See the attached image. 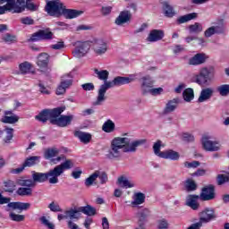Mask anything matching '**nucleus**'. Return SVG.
Wrapping results in <instances>:
<instances>
[{
	"mask_svg": "<svg viewBox=\"0 0 229 229\" xmlns=\"http://www.w3.org/2000/svg\"><path fill=\"white\" fill-rule=\"evenodd\" d=\"M143 144H146V140L144 139L131 140L130 138H114L111 142L106 157L109 160L119 158L122 155V149L123 153H135L137 148L143 146Z\"/></svg>",
	"mask_w": 229,
	"mask_h": 229,
	"instance_id": "nucleus-1",
	"label": "nucleus"
},
{
	"mask_svg": "<svg viewBox=\"0 0 229 229\" xmlns=\"http://www.w3.org/2000/svg\"><path fill=\"white\" fill-rule=\"evenodd\" d=\"M70 169H72V162L66 160L64 163L57 165L47 173L32 172V180L36 184L44 183L47 180L49 181V183H58V177L62 176L65 171H69Z\"/></svg>",
	"mask_w": 229,
	"mask_h": 229,
	"instance_id": "nucleus-2",
	"label": "nucleus"
},
{
	"mask_svg": "<svg viewBox=\"0 0 229 229\" xmlns=\"http://www.w3.org/2000/svg\"><path fill=\"white\" fill-rule=\"evenodd\" d=\"M135 81V75L131 74L129 77H115L113 81H109V82L103 83L100 85L98 92L97 100L95 101V106L103 105L105 101H106V90L108 89H114V87H121V85H128V83H131V81Z\"/></svg>",
	"mask_w": 229,
	"mask_h": 229,
	"instance_id": "nucleus-3",
	"label": "nucleus"
},
{
	"mask_svg": "<svg viewBox=\"0 0 229 229\" xmlns=\"http://www.w3.org/2000/svg\"><path fill=\"white\" fill-rule=\"evenodd\" d=\"M162 148H165V145L162 142V140H157L153 145V151L156 157L159 158H164L165 160H180V153L173 150V149H166L165 151H160Z\"/></svg>",
	"mask_w": 229,
	"mask_h": 229,
	"instance_id": "nucleus-4",
	"label": "nucleus"
},
{
	"mask_svg": "<svg viewBox=\"0 0 229 229\" xmlns=\"http://www.w3.org/2000/svg\"><path fill=\"white\" fill-rule=\"evenodd\" d=\"M141 92L143 94H150V96H160L164 92L163 88H153V79L149 75L144 76L140 80Z\"/></svg>",
	"mask_w": 229,
	"mask_h": 229,
	"instance_id": "nucleus-5",
	"label": "nucleus"
},
{
	"mask_svg": "<svg viewBox=\"0 0 229 229\" xmlns=\"http://www.w3.org/2000/svg\"><path fill=\"white\" fill-rule=\"evenodd\" d=\"M72 46L74 47L72 51V55L75 58H83L87 53H89V50L90 49V47L92 46L91 41H75L72 43Z\"/></svg>",
	"mask_w": 229,
	"mask_h": 229,
	"instance_id": "nucleus-6",
	"label": "nucleus"
},
{
	"mask_svg": "<svg viewBox=\"0 0 229 229\" xmlns=\"http://www.w3.org/2000/svg\"><path fill=\"white\" fill-rule=\"evenodd\" d=\"M65 5L60 0H51L47 3L46 12L53 17H60Z\"/></svg>",
	"mask_w": 229,
	"mask_h": 229,
	"instance_id": "nucleus-7",
	"label": "nucleus"
},
{
	"mask_svg": "<svg viewBox=\"0 0 229 229\" xmlns=\"http://www.w3.org/2000/svg\"><path fill=\"white\" fill-rule=\"evenodd\" d=\"M201 144L205 151L215 152L221 149V143L217 140H212V137L208 134L202 136Z\"/></svg>",
	"mask_w": 229,
	"mask_h": 229,
	"instance_id": "nucleus-8",
	"label": "nucleus"
},
{
	"mask_svg": "<svg viewBox=\"0 0 229 229\" xmlns=\"http://www.w3.org/2000/svg\"><path fill=\"white\" fill-rule=\"evenodd\" d=\"M38 162H40V157L38 156L29 157L25 159V161L23 162L22 165H21L20 167L13 169L11 173H13V174H21V173H22V171H24L26 167H33V165H37Z\"/></svg>",
	"mask_w": 229,
	"mask_h": 229,
	"instance_id": "nucleus-9",
	"label": "nucleus"
},
{
	"mask_svg": "<svg viewBox=\"0 0 229 229\" xmlns=\"http://www.w3.org/2000/svg\"><path fill=\"white\" fill-rule=\"evenodd\" d=\"M72 85V74L66 73L63 75L61 77L60 84L56 89L57 96H63V94L66 92L67 89H69Z\"/></svg>",
	"mask_w": 229,
	"mask_h": 229,
	"instance_id": "nucleus-10",
	"label": "nucleus"
},
{
	"mask_svg": "<svg viewBox=\"0 0 229 229\" xmlns=\"http://www.w3.org/2000/svg\"><path fill=\"white\" fill-rule=\"evenodd\" d=\"M198 85H207L212 80V72L208 68L200 69L199 74L194 77Z\"/></svg>",
	"mask_w": 229,
	"mask_h": 229,
	"instance_id": "nucleus-11",
	"label": "nucleus"
},
{
	"mask_svg": "<svg viewBox=\"0 0 229 229\" xmlns=\"http://www.w3.org/2000/svg\"><path fill=\"white\" fill-rule=\"evenodd\" d=\"M221 33H225V22L223 20H219L214 26L208 28L204 32V36L207 38H210L212 35H221Z\"/></svg>",
	"mask_w": 229,
	"mask_h": 229,
	"instance_id": "nucleus-12",
	"label": "nucleus"
},
{
	"mask_svg": "<svg viewBox=\"0 0 229 229\" xmlns=\"http://www.w3.org/2000/svg\"><path fill=\"white\" fill-rule=\"evenodd\" d=\"M216 217L217 216H216V211H214V208H206L200 213V218L199 223H200V225H203V223H210V221H214Z\"/></svg>",
	"mask_w": 229,
	"mask_h": 229,
	"instance_id": "nucleus-13",
	"label": "nucleus"
},
{
	"mask_svg": "<svg viewBox=\"0 0 229 229\" xmlns=\"http://www.w3.org/2000/svg\"><path fill=\"white\" fill-rule=\"evenodd\" d=\"M199 197L202 201H210L214 199V198H216V188H214V185L204 187Z\"/></svg>",
	"mask_w": 229,
	"mask_h": 229,
	"instance_id": "nucleus-14",
	"label": "nucleus"
},
{
	"mask_svg": "<svg viewBox=\"0 0 229 229\" xmlns=\"http://www.w3.org/2000/svg\"><path fill=\"white\" fill-rule=\"evenodd\" d=\"M93 49L97 55H105L108 49V41L103 38L95 40Z\"/></svg>",
	"mask_w": 229,
	"mask_h": 229,
	"instance_id": "nucleus-15",
	"label": "nucleus"
},
{
	"mask_svg": "<svg viewBox=\"0 0 229 229\" xmlns=\"http://www.w3.org/2000/svg\"><path fill=\"white\" fill-rule=\"evenodd\" d=\"M72 119H74L73 114L61 115L57 119H52L51 124H56V126H60L61 128H65V126H68V124H71V123H72Z\"/></svg>",
	"mask_w": 229,
	"mask_h": 229,
	"instance_id": "nucleus-16",
	"label": "nucleus"
},
{
	"mask_svg": "<svg viewBox=\"0 0 229 229\" xmlns=\"http://www.w3.org/2000/svg\"><path fill=\"white\" fill-rule=\"evenodd\" d=\"M49 58L50 56L47 53H41L38 55L36 64L41 71H47V67H49Z\"/></svg>",
	"mask_w": 229,
	"mask_h": 229,
	"instance_id": "nucleus-17",
	"label": "nucleus"
},
{
	"mask_svg": "<svg viewBox=\"0 0 229 229\" xmlns=\"http://www.w3.org/2000/svg\"><path fill=\"white\" fill-rule=\"evenodd\" d=\"M130 21H131V13L130 11H122L114 22L117 26H123V24H126Z\"/></svg>",
	"mask_w": 229,
	"mask_h": 229,
	"instance_id": "nucleus-18",
	"label": "nucleus"
},
{
	"mask_svg": "<svg viewBox=\"0 0 229 229\" xmlns=\"http://www.w3.org/2000/svg\"><path fill=\"white\" fill-rule=\"evenodd\" d=\"M208 59V55L207 54L199 53L195 55L193 57L189 59L190 65H201V64H205Z\"/></svg>",
	"mask_w": 229,
	"mask_h": 229,
	"instance_id": "nucleus-19",
	"label": "nucleus"
},
{
	"mask_svg": "<svg viewBox=\"0 0 229 229\" xmlns=\"http://www.w3.org/2000/svg\"><path fill=\"white\" fill-rule=\"evenodd\" d=\"M199 198L200 197L198 195H189L186 198L185 205L187 207H190V208H191L192 210H198V208H199V202H198Z\"/></svg>",
	"mask_w": 229,
	"mask_h": 229,
	"instance_id": "nucleus-20",
	"label": "nucleus"
},
{
	"mask_svg": "<svg viewBox=\"0 0 229 229\" xmlns=\"http://www.w3.org/2000/svg\"><path fill=\"white\" fill-rule=\"evenodd\" d=\"M214 96V89L212 88H205L200 91V95L199 97V103H205V101H208Z\"/></svg>",
	"mask_w": 229,
	"mask_h": 229,
	"instance_id": "nucleus-21",
	"label": "nucleus"
},
{
	"mask_svg": "<svg viewBox=\"0 0 229 229\" xmlns=\"http://www.w3.org/2000/svg\"><path fill=\"white\" fill-rule=\"evenodd\" d=\"M178 103H180V99L178 98H174L172 100H168L167 103L165 104V106L163 110V114H173L176 108H178Z\"/></svg>",
	"mask_w": 229,
	"mask_h": 229,
	"instance_id": "nucleus-22",
	"label": "nucleus"
},
{
	"mask_svg": "<svg viewBox=\"0 0 229 229\" xmlns=\"http://www.w3.org/2000/svg\"><path fill=\"white\" fill-rule=\"evenodd\" d=\"M164 38V30H153L149 32L147 40L148 42H158Z\"/></svg>",
	"mask_w": 229,
	"mask_h": 229,
	"instance_id": "nucleus-23",
	"label": "nucleus"
},
{
	"mask_svg": "<svg viewBox=\"0 0 229 229\" xmlns=\"http://www.w3.org/2000/svg\"><path fill=\"white\" fill-rule=\"evenodd\" d=\"M94 74L98 80L100 81H104V83H109L108 77L110 76V72L107 70H99L98 68L94 69Z\"/></svg>",
	"mask_w": 229,
	"mask_h": 229,
	"instance_id": "nucleus-24",
	"label": "nucleus"
},
{
	"mask_svg": "<svg viewBox=\"0 0 229 229\" xmlns=\"http://www.w3.org/2000/svg\"><path fill=\"white\" fill-rule=\"evenodd\" d=\"M83 12L74 10V9H66L65 6L63 9V13H61V15H64L65 19H76V17H80Z\"/></svg>",
	"mask_w": 229,
	"mask_h": 229,
	"instance_id": "nucleus-25",
	"label": "nucleus"
},
{
	"mask_svg": "<svg viewBox=\"0 0 229 229\" xmlns=\"http://www.w3.org/2000/svg\"><path fill=\"white\" fill-rule=\"evenodd\" d=\"M117 184L123 189H132L135 187V183L130 180L126 175H122L117 179Z\"/></svg>",
	"mask_w": 229,
	"mask_h": 229,
	"instance_id": "nucleus-26",
	"label": "nucleus"
},
{
	"mask_svg": "<svg viewBox=\"0 0 229 229\" xmlns=\"http://www.w3.org/2000/svg\"><path fill=\"white\" fill-rule=\"evenodd\" d=\"M64 214L65 219H71V221H72V219L78 220L80 217H81V211L80 210V208L68 209L64 212Z\"/></svg>",
	"mask_w": 229,
	"mask_h": 229,
	"instance_id": "nucleus-27",
	"label": "nucleus"
},
{
	"mask_svg": "<svg viewBox=\"0 0 229 229\" xmlns=\"http://www.w3.org/2000/svg\"><path fill=\"white\" fill-rule=\"evenodd\" d=\"M13 13H22L26 10V2L24 0H13L12 7Z\"/></svg>",
	"mask_w": 229,
	"mask_h": 229,
	"instance_id": "nucleus-28",
	"label": "nucleus"
},
{
	"mask_svg": "<svg viewBox=\"0 0 229 229\" xmlns=\"http://www.w3.org/2000/svg\"><path fill=\"white\" fill-rule=\"evenodd\" d=\"M60 149L56 148H47L44 152V158L46 160H50V162H53V160H55V157H58Z\"/></svg>",
	"mask_w": 229,
	"mask_h": 229,
	"instance_id": "nucleus-29",
	"label": "nucleus"
},
{
	"mask_svg": "<svg viewBox=\"0 0 229 229\" xmlns=\"http://www.w3.org/2000/svg\"><path fill=\"white\" fill-rule=\"evenodd\" d=\"M132 199L131 205L132 207H139V205H142L146 201V195L142 192H137L133 195Z\"/></svg>",
	"mask_w": 229,
	"mask_h": 229,
	"instance_id": "nucleus-30",
	"label": "nucleus"
},
{
	"mask_svg": "<svg viewBox=\"0 0 229 229\" xmlns=\"http://www.w3.org/2000/svg\"><path fill=\"white\" fill-rule=\"evenodd\" d=\"M5 116H4L1 121L5 124H15L19 121V117L17 115H12V111H5ZM12 115V116H8Z\"/></svg>",
	"mask_w": 229,
	"mask_h": 229,
	"instance_id": "nucleus-31",
	"label": "nucleus"
},
{
	"mask_svg": "<svg viewBox=\"0 0 229 229\" xmlns=\"http://www.w3.org/2000/svg\"><path fill=\"white\" fill-rule=\"evenodd\" d=\"M198 18V13H191L177 18L176 22L177 24H185V22H189V21H194V19Z\"/></svg>",
	"mask_w": 229,
	"mask_h": 229,
	"instance_id": "nucleus-32",
	"label": "nucleus"
},
{
	"mask_svg": "<svg viewBox=\"0 0 229 229\" xmlns=\"http://www.w3.org/2000/svg\"><path fill=\"white\" fill-rule=\"evenodd\" d=\"M74 136L77 137L78 140H81V142H83V144H89L92 139V135L87 132L77 131L74 133Z\"/></svg>",
	"mask_w": 229,
	"mask_h": 229,
	"instance_id": "nucleus-33",
	"label": "nucleus"
},
{
	"mask_svg": "<svg viewBox=\"0 0 229 229\" xmlns=\"http://www.w3.org/2000/svg\"><path fill=\"white\" fill-rule=\"evenodd\" d=\"M102 130L105 133H114V131H115V123L108 119L103 123Z\"/></svg>",
	"mask_w": 229,
	"mask_h": 229,
	"instance_id": "nucleus-34",
	"label": "nucleus"
},
{
	"mask_svg": "<svg viewBox=\"0 0 229 229\" xmlns=\"http://www.w3.org/2000/svg\"><path fill=\"white\" fill-rule=\"evenodd\" d=\"M163 10L165 12V17L173 18L176 15V12H174V9L173 8V6L167 4V2L164 3Z\"/></svg>",
	"mask_w": 229,
	"mask_h": 229,
	"instance_id": "nucleus-35",
	"label": "nucleus"
},
{
	"mask_svg": "<svg viewBox=\"0 0 229 229\" xmlns=\"http://www.w3.org/2000/svg\"><path fill=\"white\" fill-rule=\"evenodd\" d=\"M48 110V114L50 116V123L52 119H58L57 117H59L62 114V112H64L65 110V108L64 107H56L54 109H47Z\"/></svg>",
	"mask_w": 229,
	"mask_h": 229,
	"instance_id": "nucleus-36",
	"label": "nucleus"
},
{
	"mask_svg": "<svg viewBox=\"0 0 229 229\" xmlns=\"http://www.w3.org/2000/svg\"><path fill=\"white\" fill-rule=\"evenodd\" d=\"M39 221L41 223V225H43V226H45V228L47 229H55V224L53 222H51L49 216H42L41 217H39Z\"/></svg>",
	"mask_w": 229,
	"mask_h": 229,
	"instance_id": "nucleus-37",
	"label": "nucleus"
},
{
	"mask_svg": "<svg viewBox=\"0 0 229 229\" xmlns=\"http://www.w3.org/2000/svg\"><path fill=\"white\" fill-rule=\"evenodd\" d=\"M18 185H21V187H26L27 189H31L35 187L36 183L33 179H19Z\"/></svg>",
	"mask_w": 229,
	"mask_h": 229,
	"instance_id": "nucleus-38",
	"label": "nucleus"
},
{
	"mask_svg": "<svg viewBox=\"0 0 229 229\" xmlns=\"http://www.w3.org/2000/svg\"><path fill=\"white\" fill-rule=\"evenodd\" d=\"M188 30L190 33H194L195 35H198L203 31V25L199 22H195L194 24H191L188 27Z\"/></svg>",
	"mask_w": 229,
	"mask_h": 229,
	"instance_id": "nucleus-39",
	"label": "nucleus"
},
{
	"mask_svg": "<svg viewBox=\"0 0 229 229\" xmlns=\"http://www.w3.org/2000/svg\"><path fill=\"white\" fill-rule=\"evenodd\" d=\"M79 210L82 214H85V216H96V208H92V206H90V205L80 207Z\"/></svg>",
	"mask_w": 229,
	"mask_h": 229,
	"instance_id": "nucleus-40",
	"label": "nucleus"
},
{
	"mask_svg": "<svg viewBox=\"0 0 229 229\" xmlns=\"http://www.w3.org/2000/svg\"><path fill=\"white\" fill-rule=\"evenodd\" d=\"M37 121L40 123H47L48 119H51L49 116V112L47 109L42 110L38 115H36Z\"/></svg>",
	"mask_w": 229,
	"mask_h": 229,
	"instance_id": "nucleus-41",
	"label": "nucleus"
},
{
	"mask_svg": "<svg viewBox=\"0 0 229 229\" xmlns=\"http://www.w3.org/2000/svg\"><path fill=\"white\" fill-rule=\"evenodd\" d=\"M182 98H183L184 101H187L188 103L192 101L194 99V89H192L191 88L186 89L182 92Z\"/></svg>",
	"mask_w": 229,
	"mask_h": 229,
	"instance_id": "nucleus-42",
	"label": "nucleus"
},
{
	"mask_svg": "<svg viewBox=\"0 0 229 229\" xmlns=\"http://www.w3.org/2000/svg\"><path fill=\"white\" fill-rule=\"evenodd\" d=\"M216 92L222 97L229 96V84H223L216 88Z\"/></svg>",
	"mask_w": 229,
	"mask_h": 229,
	"instance_id": "nucleus-43",
	"label": "nucleus"
},
{
	"mask_svg": "<svg viewBox=\"0 0 229 229\" xmlns=\"http://www.w3.org/2000/svg\"><path fill=\"white\" fill-rule=\"evenodd\" d=\"M98 173L94 172L91 175H89L84 182V185L86 187H92L94 185L96 180H98Z\"/></svg>",
	"mask_w": 229,
	"mask_h": 229,
	"instance_id": "nucleus-44",
	"label": "nucleus"
},
{
	"mask_svg": "<svg viewBox=\"0 0 229 229\" xmlns=\"http://www.w3.org/2000/svg\"><path fill=\"white\" fill-rule=\"evenodd\" d=\"M33 190L31 188L26 187L19 188L16 191V194H18V196H31Z\"/></svg>",
	"mask_w": 229,
	"mask_h": 229,
	"instance_id": "nucleus-45",
	"label": "nucleus"
},
{
	"mask_svg": "<svg viewBox=\"0 0 229 229\" xmlns=\"http://www.w3.org/2000/svg\"><path fill=\"white\" fill-rule=\"evenodd\" d=\"M19 69L21 74H28V72L31 71V64H30L29 62L21 63L19 65Z\"/></svg>",
	"mask_w": 229,
	"mask_h": 229,
	"instance_id": "nucleus-46",
	"label": "nucleus"
},
{
	"mask_svg": "<svg viewBox=\"0 0 229 229\" xmlns=\"http://www.w3.org/2000/svg\"><path fill=\"white\" fill-rule=\"evenodd\" d=\"M2 40L6 44H13V42H17V37L10 33H6L2 37Z\"/></svg>",
	"mask_w": 229,
	"mask_h": 229,
	"instance_id": "nucleus-47",
	"label": "nucleus"
},
{
	"mask_svg": "<svg viewBox=\"0 0 229 229\" xmlns=\"http://www.w3.org/2000/svg\"><path fill=\"white\" fill-rule=\"evenodd\" d=\"M6 192H13L15 191V182L12 180H7L4 182Z\"/></svg>",
	"mask_w": 229,
	"mask_h": 229,
	"instance_id": "nucleus-48",
	"label": "nucleus"
},
{
	"mask_svg": "<svg viewBox=\"0 0 229 229\" xmlns=\"http://www.w3.org/2000/svg\"><path fill=\"white\" fill-rule=\"evenodd\" d=\"M218 185H225L229 182V173L227 174H218L216 178Z\"/></svg>",
	"mask_w": 229,
	"mask_h": 229,
	"instance_id": "nucleus-49",
	"label": "nucleus"
},
{
	"mask_svg": "<svg viewBox=\"0 0 229 229\" xmlns=\"http://www.w3.org/2000/svg\"><path fill=\"white\" fill-rule=\"evenodd\" d=\"M148 216H149V209H148V208L141 209L138 213V217L140 222L146 221V219H148Z\"/></svg>",
	"mask_w": 229,
	"mask_h": 229,
	"instance_id": "nucleus-50",
	"label": "nucleus"
},
{
	"mask_svg": "<svg viewBox=\"0 0 229 229\" xmlns=\"http://www.w3.org/2000/svg\"><path fill=\"white\" fill-rule=\"evenodd\" d=\"M67 160H70V162H72V167H74V162H72V159H67L65 155H61L55 158L54 157V159H52V163L58 164L59 162L63 161V164H64V162H67Z\"/></svg>",
	"mask_w": 229,
	"mask_h": 229,
	"instance_id": "nucleus-51",
	"label": "nucleus"
},
{
	"mask_svg": "<svg viewBox=\"0 0 229 229\" xmlns=\"http://www.w3.org/2000/svg\"><path fill=\"white\" fill-rule=\"evenodd\" d=\"M41 40H51L53 38V32L47 30H39Z\"/></svg>",
	"mask_w": 229,
	"mask_h": 229,
	"instance_id": "nucleus-52",
	"label": "nucleus"
},
{
	"mask_svg": "<svg viewBox=\"0 0 229 229\" xmlns=\"http://www.w3.org/2000/svg\"><path fill=\"white\" fill-rule=\"evenodd\" d=\"M4 131H5L6 133V137L4 139V142L8 143L12 140V139H13V129L12 128H5L4 130Z\"/></svg>",
	"mask_w": 229,
	"mask_h": 229,
	"instance_id": "nucleus-53",
	"label": "nucleus"
},
{
	"mask_svg": "<svg viewBox=\"0 0 229 229\" xmlns=\"http://www.w3.org/2000/svg\"><path fill=\"white\" fill-rule=\"evenodd\" d=\"M9 217L12 221H15L16 223H21V221H22L24 219L23 215H17L13 212H11L9 214Z\"/></svg>",
	"mask_w": 229,
	"mask_h": 229,
	"instance_id": "nucleus-54",
	"label": "nucleus"
},
{
	"mask_svg": "<svg viewBox=\"0 0 229 229\" xmlns=\"http://www.w3.org/2000/svg\"><path fill=\"white\" fill-rule=\"evenodd\" d=\"M95 173H98V178H99L100 183L103 184L108 182V175H106V173L100 171H95Z\"/></svg>",
	"mask_w": 229,
	"mask_h": 229,
	"instance_id": "nucleus-55",
	"label": "nucleus"
},
{
	"mask_svg": "<svg viewBox=\"0 0 229 229\" xmlns=\"http://www.w3.org/2000/svg\"><path fill=\"white\" fill-rule=\"evenodd\" d=\"M48 208H50L51 212H62V208H60V205L55 201L48 205Z\"/></svg>",
	"mask_w": 229,
	"mask_h": 229,
	"instance_id": "nucleus-56",
	"label": "nucleus"
},
{
	"mask_svg": "<svg viewBox=\"0 0 229 229\" xmlns=\"http://www.w3.org/2000/svg\"><path fill=\"white\" fill-rule=\"evenodd\" d=\"M185 187L187 189V191H196V182H194V181L188 179L185 182Z\"/></svg>",
	"mask_w": 229,
	"mask_h": 229,
	"instance_id": "nucleus-57",
	"label": "nucleus"
},
{
	"mask_svg": "<svg viewBox=\"0 0 229 229\" xmlns=\"http://www.w3.org/2000/svg\"><path fill=\"white\" fill-rule=\"evenodd\" d=\"M184 167L187 169H196V167H199V161H192V162H184Z\"/></svg>",
	"mask_w": 229,
	"mask_h": 229,
	"instance_id": "nucleus-58",
	"label": "nucleus"
},
{
	"mask_svg": "<svg viewBox=\"0 0 229 229\" xmlns=\"http://www.w3.org/2000/svg\"><path fill=\"white\" fill-rule=\"evenodd\" d=\"M38 40H42L39 30L31 35V37L29 39V42H38Z\"/></svg>",
	"mask_w": 229,
	"mask_h": 229,
	"instance_id": "nucleus-59",
	"label": "nucleus"
},
{
	"mask_svg": "<svg viewBox=\"0 0 229 229\" xmlns=\"http://www.w3.org/2000/svg\"><path fill=\"white\" fill-rule=\"evenodd\" d=\"M81 174H83V171L80 168H76L72 173V178H74V180H78L79 178H81Z\"/></svg>",
	"mask_w": 229,
	"mask_h": 229,
	"instance_id": "nucleus-60",
	"label": "nucleus"
},
{
	"mask_svg": "<svg viewBox=\"0 0 229 229\" xmlns=\"http://www.w3.org/2000/svg\"><path fill=\"white\" fill-rule=\"evenodd\" d=\"M21 24H26L28 26H31V24L35 23V21L31 19L30 17H24L21 19Z\"/></svg>",
	"mask_w": 229,
	"mask_h": 229,
	"instance_id": "nucleus-61",
	"label": "nucleus"
},
{
	"mask_svg": "<svg viewBox=\"0 0 229 229\" xmlns=\"http://www.w3.org/2000/svg\"><path fill=\"white\" fill-rule=\"evenodd\" d=\"M31 207V204L25 202H18V210H28Z\"/></svg>",
	"mask_w": 229,
	"mask_h": 229,
	"instance_id": "nucleus-62",
	"label": "nucleus"
},
{
	"mask_svg": "<svg viewBox=\"0 0 229 229\" xmlns=\"http://www.w3.org/2000/svg\"><path fill=\"white\" fill-rule=\"evenodd\" d=\"M169 227V224H167V220L161 219L158 222V229H167Z\"/></svg>",
	"mask_w": 229,
	"mask_h": 229,
	"instance_id": "nucleus-63",
	"label": "nucleus"
},
{
	"mask_svg": "<svg viewBox=\"0 0 229 229\" xmlns=\"http://www.w3.org/2000/svg\"><path fill=\"white\" fill-rule=\"evenodd\" d=\"M83 90L86 91H90V90H94L95 87L93 83H85L81 85Z\"/></svg>",
	"mask_w": 229,
	"mask_h": 229,
	"instance_id": "nucleus-64",
	"label": "nucleus"
}]
</instances>
